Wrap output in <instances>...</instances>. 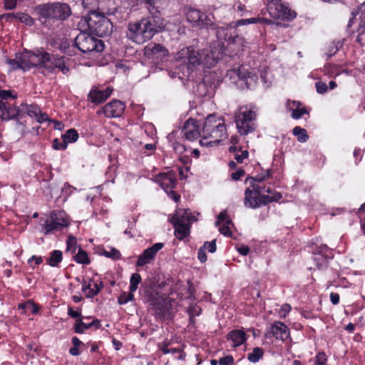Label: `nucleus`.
<instances>
[{"label": "nucleus", "mask_w": 365, "mask_h": 365, "mask_svg": "<svg viewBox=\"0 0 365 365\" xmlns=\"http://www.w3.org/2000/svg\"><path fill=\"white\" fill-rule=\"evenodd\" d=\"M147 50L153 54H160V56H167L168 55V49L160 43H152L147 46Z\"/></svg>", "instance_id": "c9c22d12"}, {"label": "nucleus", "mask_w": 365, "mask_h": 365, "mask_svg": "<svg viewBox=\"0 0 365 365\" xmlns=\"http://www.w3.org/2000/svg\"><path fill=\"white\" fill-rule=\"evenodd\" d=\"M220 365H233L234 364V358L232 356L228 355L225 357H222L219 359Z\"/></svg>", "instance_id": "e2e57ef3"}, {"label": "nucleus", "mask_w": 365, "mask_h": 365, "mask_svg": "<svg viewBox=\"0 0 365 365\" xmlns=\"http://www.w3.org/2000/svg\"><path fill=\"white\" fill-rule=\"evenodd\" d=\"M81 5L84 9L87 10L88 14L91 15L93 13H98V0H81Z\"/></svg>", "instance_id": "e433bc0d"}, {"label": "nucleus", "mask_w": 365, "mask_h": 365, "mask_svg": "<svg viewBox=\"0 0 365 365\" xmlns=\"http://www.w3.org/2000/svg\"><path fill=\"white\" fill-rule=\"evenodd\" d=\"M35 10L42 24L49 29L55 21H65L72 13L69 5L62 2L41 4Z\"/></svg>", "instance_id": "7ed1b4c3"}, {"label": "nucleus", "mask_w": 365, "mask_h": 365, "mask_svg": "<svg viewBox=\"0 0 365 365\" xmlns=\"http://www.w3.org/2000/svg\"><path fill=\"white\" fill-rule=\"evenodd\" d=\"M287 108L292 111L291 116L292 118L298 120L304 115H308L309 112L304 106L299 101L288 100L287 103Z\"/></svg>", "instance_id": "5701e85b"}, {"label": "nucleus", "mask_w": 365, "mask_h": 365, "mask_svg": "<svg viewBox=\"0 0 365 365\" xmlns=\"http://www.w3.org/2000/svg\"><path fill=\"white\" fill-rule=\"evenodd\" d=\"M202 247L210 253H214L217 250L216 240H213L211 242H205Z\"/></svg>", "instance_id": "13d9d810"}, {"label": "nucleus", "mask_w": 365, "mask_h": 365, "mask_svg": "<svg viewBox=\"0 0 365 365\" xmlns=\"http://www.w3.org/2000/svg\"><path fill=\"white\" fill-rule=\"evenodd\" d=\"M102 255L113 260L119 259L121 257L120 252L113 247H111L109 251L104 250Z\"/></svg>", "instance_id": "49530a36"}, {"label": "nucleus", "mask_w": 365, "mask_h": 365, "mask_svg": "<svg viewBox=\"0 0 365 365\" xmlns=\"http://www.w3.org/2000/svg\"><path fill=\"white\" fill-rule=\"evenodd\" d=\"M124 110V103L118 100H113L102 108V112L107 118L120 117Z\"/></svg>", "instance_id": "a211bd4d"}, {"label": "nucleus", "mask_w": 365, "mask_h": 365, "mask_svg": "<svg viewBox=\"0 0 365 365\" xmlns=\"http://www.w3.org/2000/svg\"><path fill=\"white\" fill-rule=\"evenodd\" d=\"M327 356L324 352H319L315 357V365H326Z\"/></svg>", "instance_id": "4d7b16f0"}, {"label": "nucleus", "mask_w": 365, "mask_h": 365, "mask_svg": "<svg viewBox=\"0 0 365 365\" xmlns=\"http://www.w3.org/2000/svg\"><path fill=\"white\" fill-rule=\"evenodd\" d=\"M250 186L252 187L251 190L259 195H262L263 192L271 194L270 195H274V193H272V188L269 186H262L259 183H255L252 182H250Z\"/></svg>", "instance_id": "ea45409f"}, {"label": "nucleus", "mask_w": 365, "mask_h": 365, "mask_svg": "<svg viewBox=\"0 0 365 365\" xmlns=\"http://www.w3.org/2000/svg\"><path fill=\"white\" fill-rule=\"evenodd\" d=\"M161 351L163 354H179L178 356L177 357L178 359L184 361L185 359V353L182 351V349L180 348H168V344L166 342L163 343L161 346Z\"/></svg>", "instance_id": "f704fd0d"}, {"label": "nucleus", "mask_w": 365, "mask_h": 365, "mask_svg": "<svg viewBox=\"0 0 365 365\" xmlns=\"http://www.w3.org/2000/svg\"><path fill=\"white\" fill-rule=\"evenodd\" d=\"M222 223V225L220 227L219 230L221 234L225 236H231L232 232L230 230V224H231V220L229 219L228 216L226 215L225 212H221L218 215L217 220L215 222L217 226H220Z\"/></svg>", "instance_id": "393cba45"}, {"label": "nucleus", "mask_w": 365, "mask_h": 365, "mask_svg": "<svg viewBox=\"0 0 365 365\" xmlns=\"http://www.w3.org/2000/svg\"><path fill=\"white\" fill-rule=\"evenodd\" d=\"M26 113L29 116L36 119V118L38 116V114L40 113V109L36 106H26Z\"/></svg>", "instance_id": "603ef678"}, {"label": "nucleus", "mask_w": 365, "mask_h": 365, "mask_svg": "<svg viewBox=\"0 0 365 365\" xmlns=\"http://www.w3.org/2000/svg\"><path fill=\"white\" fill-rule=\"evenodd\" d=\"M317 93L324 94L327 91L328 87L324 82L318 81L315 83Z\"/></svg>", "instance_id": "680f3d73"}, {"label": "nucleus", "mask_w": 365, "mask_h": 365, "mask_svg": "<svg viewBox=\"0 0 365 365\" xmlns=\"http://www.w3.org/2000/svg\"><path fill=\"white\" fill-rule=\"evenodd\" d=\"M271 170H264L262 173L257 174L256 176L251 178L250 179V182H255V183H260L267 178H269L271 176Z\"/></svg>", "instance_id": "a18cd8bd"}, {"label": "nucleus", "mask_w": 365, "mask_h": 365, "mask_svg": "<svg viewBox=\"0 0 365 365\" xmlns=\"http://www.w3.org/2000/svg\"><path fill=\"white\" fill-rule=\"evenodd\" d=\"M264 351L260 347H255L252 351L247 355V359L252 363L257 362L263 357Z\"/></svg>", "instance_id": "a19ab883"}, {"label": "nucleus", "mask_w": 365, "mask_h": 365, "mask_svg": "<svg viewBox=\"0 0 365 365\" xmlns=\"http://www.w3.org/2000/svg\"><path fill=\"white\" fill-rule=\"evenodd\" d=\"M52 146L55 150H66L68 145L66 144V142H64L63 140L62 142H61L58 139L56 138L53 141Z\"/></svg>", "instance_id": "bf43d9fd"}, {"label": "nucleus", "mask_w": 365, "mask_h": 365, "mask_svg": "<svg viewBox=\"0 0 365 365\" xmlns=\"http://www.w3.org/2000/svg\"><path fill=\"white\" fill-rule=\"evenodd\" d=\"M17 0H4V6L6 9H14L16 6Z\"/></svg>", "instance_id": "338daca9"}, {"label": "nucleus", "mask_w": 365, "mask_h": 365, "mask_svg": "<svg viewBox=\"0 0 365 365\" xmlns=\"http://www.w3.org/2000/svg\"><path fill=\"white\" fill-rule=\"evenodd\" d=\"M204 21L202 23L200 29L213 30L217 28V22L215 16L212 14H205Z\"/></svg>", "instance_id": "72a5a7b5"}, {"label": "nucleus", "mask_w": 365, "mask_h": 365, "mask_svg": "<svg viewBox=\"0 0 365 365\" xmlns=\"http://www.w3.org/2000/svg\"><path fill=\"white\" fill-rule=\"evenodd\" d=\"M145 300L155 311L156 315L163 317L170 307L168 299L160 294L158 289L154 287H148L144 290Z\"/></svg>", "instance_id": "6e6552de"}, {"label": "nucleus", "mask_w": 365, "mask_h": 365, "mask_svg": "<svg viewBox=\"0 0 365 365\" xmlns=\"http://www.w3.org/2000/svg\"><path fill=\"white\" fill-rule=\"evenodd\" d=\"M19 309L24 310V312H26V310H30L31 312L35 313L37 311L36 306L29 301L24 304H20Z\"/></svg>", "instance_id": "864d4df0"}, {"label": "nucleus", "mask_w": 365, "mask_h": 365, "mask_svg": "<svg viewBox=\"0 0 365 365\" xmlns=\"http://www.w3.org/2000/svg\"><path fill=\"white\" fill-rule=\"evenodd\" d=\"M292 133L294 135L297 136L298 141L302 143L307 141L309 138L307 130L299 126L294 127L292 130Z\"/></svg>", "instance_id": "37998d69"}, {"label": "nucleus", "mask_w": 365, "mask_h": 365, "mask_svg": "<svg viewBox=\"0 0 365 365\" xmlns=\"http://www.w3.org/2000/svg\"><path fill=\"white\" fill-rule=\"evenodd\" d=\"M163 246V243L158 242L145 249L142 254L139 255L136 262V266L143 267L150 263V262L155 257L157 252L160 250Z\"/></svg>", "instance_id": "f3484780"}, {"label": "nucleus", "mask_w": 365, "mask_h": 365, "mask_svg": "<svg viewBox=\"0 0 365 365\" xmlns=\"http://www.w3.org/2000/svg\"><path fill=\"white\" fill-rule=\"evenodd\" d=\"M357 33L356 42L361 46H365V11L361 13Z\"/></svg>", "instance_id": "7c9ffc66"}, {"label": "nucleus", "mask_w": 365, "mask_h": 365, "mask_svg": "<svg viewBox=\"0 0 365 365\" xmlns=\"http://www.w3.org/2000/svg\"><path fill=\"white\" fill-rule=\"evenodd\" d=\"M89 31L99 37L111 34L113 24L110 19L101 13H93L86 19Z\"/></svg>", "instance_id": "0eeeda50"}, {"label": "nucleus", "mask_w": 365, "mask_h": 365, "mask_svg": "<svg viewBox=\"0 0 365 365\" xmlns=\"http://www.w3.org/2000/svg\"><path fill=\"white\" fill-rule=\"evenodd\" d=\"M249 156V152L247 150H241L234 155L235 160L238 163H243L245 159H247Z\"/></svg>", "instance_id": "6e6d98bb"}, {"label": "nucleus", "mask_w": 365, "mask_h": 365, "mask_svg": "<svg viewBox=\"0 0 365 365\" xmlns=\"http://www.w3.org/2000/svg\"><path fill=\"white\" fill-rule=\"evenodd\" d=\"M78 133L74 128L68 130L64 134L62 135V139L64 140V142H66L67 145L69 143L76 142L78 139Z\"/></svg>", "instance_id": "58836bf2"}, {"label": "nucleus", "mask_w": 365, "mask_h": 365, "mask_svg": "<svg viewBox=\"0 0 365 365\" xmlns=\"http://www.w3.org/2000/svg\"><path fill=\"white\" fill-rule=\"evenodd\" d=\"M260 18H250L246 19H240L236 22L237 26L249 24H256L259 22Z\"/></svg>", "instance_id": "052dcab7"}, {"label": "nucleus", "mask_w": 365, "mask_h": 365, "mask_svg": "<svg viewBox=\"0 0 365 365\" xmlns=\"http://www.w3.org/2000/svg\"><path fill=\"white\" fill-rule=\"evenodd\" d=\"M75 45L82 53L101 52L104 49V44L101 40L85 32L80 33L76 37Z\"/></svg>", "instance_id": "f8f14e48"}, {"label": "nucleus", "mask_w": 365, "mask_h": 365, "mask_svg": "<svg viewBox=\"0 0 365 365\" xmlns=\"http://www.w3.org/2000/svg\"><path fill=\"white\" fill-rule=\"evenodd\" d=\"M247 339L246 333L240 329L230 331L227 335V339L232 341V346L237 347L242 345Z\"/></svg>", "instance_id": "b1692460"}, {"label": "nucleus", "mask_w": 365, "mask_h": 365, "mask_svg": "<svg viewBox=\"0 0 365 365\" xmlns=\"http://www.w3.org/2000/svg\"><path fill=\"white\" fill-rule=\"evenodd\" d=\"M41 58L40 72L44 76L56 73L57 71L66 75L70 71L69 59L63 56L44 51Z\"/></svg>", "instance_id": "20e7f679"}, {"label": "nucleus", "mask_w": 365, "mask_h": 365, "mask_svg": "<svg viewBox=\"0 0 365 365\" xmlns=\"http://www.w3.org/2000/svg\"><path fill=\"white\" fill-rule=\"evenodd\" d=\"M198 259L202 262L204 263L207 261V255L205 253V248H202V247L198 250L197 254Z\"/></svg>", "instance_id": "0e129e2a"}, {"label": "nucleus", "mask_w": 365, "mask_h": 365, "mask_svg": "<svg viewBox=\"0 0 365 365\" xmlns=\"http://www.w3.org/2000/svg\"><path fill=\"white\" fill-rule=\"evenodd\" d=\"M9 98L15 99L16 96H13L11 91L0 89V118L3 120H9L22 116L21 110L14 104L7 101Z\"/></svg>", "instance_id": "9d476101"}, {"label": "nucleus", "mask_w": 365, "mask_h": 365, "mask_svg": "<svg viewBox=\"0 0 365 365\" xmlns=\"http://www.w3.org/2000/svg\"><path fill=\"white\" fill-rule=\"evenodd\" d=\"M282 197V195L279 192H274L273 195H259L250 187H247L245 192L244 205L246 207L255 209L272 202H278Z\"/></svg>", "instance_id": "9b49d317"}, {"label": "nucleus", "mask_w": 365, "mask_h": 365, "mask_svg": "<svg viewBox=\"0 0 365 365\" xmlns=\"http://www.w3.org/2000/svg\"><path fill=\"white\" fill-rule=\"evenodd\" d=\"M338 51V47L337 46H336L334 44V43H331L329 47H328V51H329V53L328 54V58H330L331 56H332L334 54H335L336 53V51Z\"/></svg>", "instance_id": "774afa93"}, {"label": "nucleus", "mask_w": 365, "mask_h": 365, "mask_svg": "<svg viewBox=\"0 0 365 365\" xmlns=\"http://www.w3.org/2000/svg\"><path fill=\"white\" fill-rule=\"evenodd\" d=\"M187 312L190 319H192L196 316H199L200 314L201 308L197 305H190L188 307Z\"/></svg>", "instance_id": "5fc2aeb1"}, {"label": "nucleus", "mask_w": 365, "mask_h": 365, "mask_svg": "<svg viewBox=\"0 0 365 365\" xmlns=\"http://www.w3.org/2000/svg\"><path fill=\"white\" fill-rule=\"evenodd\" d=\"M90 329L89 324H86L82 321V319H79L76 321L75 324V332L82 334L86 329Z\"/></svg>", "instance_id": "de8ad7c7"}, {"label": "nucleus", "mask_w": 365, "mask_h": 365, "mask_svg": "<svg viewBox=\"0 0 365 365\" xmlns=\"http://www.w3.org/2000/svg\"><path fill=\"white\" fill-rule=\"evenodd\" d=\"M328 247L327 245L321 246L318 248L317 252H314V260L316 262L317 267L322 269L327 266V259L325 257Z\"/></svg>", "instance_id": "cd10ccee"}, {"label": "nucleus", "mask_w": 365, "mask_h": 365, "mask_svg": "<svg viewBox=\"0 0 365 365\" xmlns=\"http://www.w3.org/2000/svg\"><path fill=\"white\" fill-rule=\"evenodd\" d=\"M244 175H245L244 170L238 169L236 172H234L231 174V178L234 180H238Z\"/></svg>", "instance_id": "69168bd1"}, {"label": "nucleus", "mask_w": 365, "mask_h": 365, "mask_svg": "<svg viewBox=\"0 0 365 365\" xmlns=\"http://www.w3.org/2000/svg\"><path fill=\"white\" fill-rule=\"evenodd\" d=\"M202 65L207 67L214 66L223 56V51L220 43L210 46V49L202 50Z\"/></svg>", "instance_id": "2eb2a0df"}, {"label": "nucleus", "mask_w": 365, "mask_h": 365, "mask_svg": "<svg viewBox=\"0 0 365 365\" xmlns=\"http://www.w3.org/2000/svg\"><path fill=\"white\" fill-rule=\"evenodd\" d=\"M11 17L15 18L21 22L24 23L29 26H31L34 24V19L26 13L19 12L16 14H8L0 16L1 19L5 18L6 20H9Z\"/></svg>", "instance_id": "c756f323"}, {"label": "nucleus", "mask_w": 365, "mask_h": 365, "mask_svg": "<svg viewBox=\"0 0 365 365\" xmlns=\"http://www.w3.org/2000/svg\"><path fill=\"white\" fill-rule=\"evenodd\" d=\"M175 58L185 64L187 74L202 65L201 52L195 50L193 46L182 48L175 53Z\"/></svg>", "instance_id": "1a4fd4ad"}, {"label": "nucleus", "mask_w": 365, "mask_h": 365, "mask_svg": "<svg viewBox=\"0 0 365 365\" xmlns=\"http://www.w3.org/2000/svg\"><path fill=\"white\" fill-rule=\"evenodd\" d=\"M43 51L37 50L31 51L25 50L22 53H17L14 59L9 61V63L14 68H21L28 71L31 68H36L40 71Z\"/></svg>", "instance_id": "39448f33"}, {"label": "nucleus", "mask_w": 365, "mask_h": 365, "mask_svg": "<svg viewBox=\"0 0 365 365\" xmlns=\"http://www.w3.org/2000/svg\"><path fill=\"white\" fill-rule=\"evenodd\" d=\"M134 299V295H133V292H130V293H123L120 295V297H118V303L120 304H125L126 303H128V302H131V301H133Z\"/></svg>", "instance_id": "8fccbe9b"}, {"label": "nucleus", "mask_w": 365, "mask_h": 365, "mask_svg": "<svg viewBox=\"0 0 365 365\" xmlns=\"http://www.w3.org/2000/svg\"><path fill=\"white\" fill-rule=\"evenodd\" d=\"M182 133L183 136L190 141H193L197 139L200 136L202 137V130H199V126L197 121L194 119H188L183 125Z\"/></svg>", "instance_id": "6ab92c4d"}, {"label": "nucleus", "mask_w": 365, "mask_h": 365, "mask_svg": "<svg viewBox=\"0 0 365 365\" xmlns=\"http://www.w3.org/2000/svg\"><path fill=\"white\" fill-rule=\"evenodd\" d=\"M196 219L189 210L178 209L172 218L173 224H182L190 225Z\"/></svg>", "instance_id": "412c9836"}, {"label": "nucleus", "mask_w": 365, "mask_h": 365, "mask_svg": "<svg viewBox=\"0 0 365 365\" xmlns=\"http://www.w3.org/2000/svg\"><path fill=\"white\" fill-rule=\"evenodd\" d=\"M67 252H71V254H74L76 250L77 240L73 236H69L67 242Z\"/></svg>", "instance_id": "09e8293b"}, {"label": "nucleus", "mask_w": 365, "mask_h": 365, "mask_svg": "<svg viewBox=\"0 0 365 365\" xmlns=\"http://www.w3.org/2000/svg\"><path fill=\"white\" fill-rule=\"evenodd\" d=\"M141 3L144 4L145 8L148 9L149 16H156L163 21L165 23V19L161 16L160 11L159 9L160 0H141Z\"/></svg>", "instance_id": "bb28decb"}, {"label": "nucleus", "mask_w": 365, "mask_h": 365, "mask_svg": "<svg viewBox=\"0 0 365 365\" xmlns=\"http://www.w3.org/2000/svg\"><path fill=\"white\" fill-rule=\"evenodd\" d=\"M65 215V213L61 211L52 212L42 225L44 235L61 230L68 226V220Z\"/></svg>", "instance_id": "ddd939ff"}, {"label": "nucleus", "mask_w": 365, "mask_h": 365, "mask_svg": "<svg viewBox=\"0 0 365 365\" xmlns=\"http://www.w3.org/2000/svg\"><path fill=\"white\" fill-rule=\"evenodd\" d=\"M267 10L270 16L275 19L292 21L297 16L294 11L282 3V0L267 4Z\"/></svg>", "instance_id": "4468645a"}, {"label": "nucleus", "mask_w": 365, "mask_h": 365, "mask_svg": "<svg viewBox=\"0 0 365 365\" xmlns=\"http://www.w3.org/2000/svg\"><path fill=\"white\" fill-rule=\"evenodd\" d=\"M156 181L167 192L173 190L176 185V177L173 173H160L156 177Z\"/></svg>", "instance_id": "aec40b11"}, {"label": "nucleus", "mask_w": 365, "mask_h": 365, "mask_svg": "<svg viewBox=\"0 0 365 365\" xmlns=\"http://www.w3.org/2000/svg\"><path fill=\"white\" fill-rule=\"evenodd\" d=\"M227 138V129L224 120L212 114L209 115L202 128V139L200 143L202 146H212L217 145Z\"/></svg>", "instance_id": "f03ea898"}, {"label": "nucleus", "mask_w": 365, "mask_h": 365, "mask_svg": "<svg viewBox=\"0 0 365 365\" xmlns=\"http://www.w3.org/2000/svg\"><path fill=\"white\" fill-rule=\"evenodd\" d=\"M166 23L158 17L145 16L140 20L130 21L127 25L125 36L137 44L150 41L155 34L163 31Z\"/></svg>", "instance_id": "f257e3e1"}, {"label": "nucleus", "mask_w": 365, "mask_h": 365, "mask_svg": "<svg viewBox=\"0 0 365 365\" xmlns=\"http://www.w3.org/2000/svg\"><path fill=\"white\" fill-rule=\"evenodd\" d=\"M74 259L77 263L82 264H89L91 262L87 252L81 247L78 248V253L74 256Z\"/></svg>", "instance_id": "79ce46f5"}, {"label": "nucleus", "mask_w": 365, "mask_h": 365, "mask_svg": "<svg viewBox=\"0 0 365 365\" xmlns=\"http://www.w3.org/2000/svg\"><path fill=\"white\" fill-rule=\"evenodd\" d=\"M289 328L281 322H276L271 325L269 330L265 333L267 339L274 337L276 339L284 341L289 336Z\"/></svg>", "instance_id": "dca6fc26"}, {"label": "nucleus", "mask_w": 365, "mask_h": 365, "mask_svg": "<svg viewBox=\"0 0 365 365\" xmlns=\"http://www.w3.org/2000/svg\"><path fill=\"white\" fill-rule=\"evenodd\" d=\"M141 282V277L138 273H134L131 275L130 279L129 290L131 292H134L137 290L138 286Z\"/></svg>", "instance_id": "c03bdc74"}, {"label": "nucleus", "mask_w": 365, "mask_h": 365, "mask_svg": "<svg viewBox=\"0 0 365 365\" xmlns=\"http://www.w3.org/2000/svg\"><path fill=\"white\" fill-rule=\"evenodd\" d=\"M15 130L21 136H24L29 132L25 123L21 122L19 118L16 120V122Z\"/></svg>", "instance_id": "3c124183"}, {"label": "nucleus", "mask_w": 365, "mask_h": 365, "mask_svg": "<svg viewBox=\"0 0 365 365\" xmlns=\"http://www.w3.org/2000/svg\"><path fill=\"white\" fill-rule=\"evenodd\" d=\"M202 11L197 9L188 8L185 11V17L187 21L192 24L193 27H196L197 22L200 19V14Z\"/></svg>", "instance_id": "473e14b6"}, {"label": "nucleus", "mask_w": 365, "mask_h": 365, "mask_svg": "<svg viewBox=\"0 0 365 365\" xmlns=\"http://www.w3.org/2000/svg\"><path fill=\"white\" fill-rule=\"evenodd\" d=\"M113 89L108 87L105 90L92 88L88 93V100L95 104H100L106 101L111 95Z\"/></svg>", "instance_id": "4be33fe9"}, {"label": "nucleus", "mask_w": 365, "mask_h": 365, "mask_svg": "<svg viewBox=\"0 0 365 365\" xmlns=\"http://www.w3.org/2000/svg\"><path fill=\"white\" fill-rule=\"evenodd\" d=\"M101 287L102 286L100 287L97 283L90 279L88 283L83 282L82 291L86 294V297L93 298L100 292Z\"/></svg>", "instance_id": "c85d7f7f"}, {"label": "nucleus", "mask_w": 365, "mask_h": 365, "mask_svg": "<svg viewBox=\"0 0 365 365\" xmlns=\"http://www.w3.org/2000/svg\"><path fill=\"white\" fill-rule=\"evenodd\" d=\"M175 227V236L180 240L187 237L190 232V226L182 224H173Z\"/></svg>", "instance_id": "2f4dec72"}, {"label": "nucleus", "mask_w": 365, "mask_h": 365, "mask_svg": "<svg viewBox=\"0 0 365 365\" xmlns=\"http://www.w3.org/2000/svg\"><path fill=\"white\" fill-rule=\"evenodd\" d=\"M256 113L247 106H242L235 113V122L239 133L246 135L255 130Z\"/></svg>", "instance_id": "423d86ee"}, {"label": "nucleus", "mask_w": 365, "mask_h": 365, "mask_svg": "<svg viewBox=\"0 0 365 365\" xmlns=\"http://www.w3.org/2000/svg\"><path fill=\"white\" fill-rule=\"evenodd\" d=\"M63 259L62 252L53 250L51 252L50 257L47 259V263L51 267L57 266Z\"/></svg>", "instance_id": "4c0bfd02"}, {"label": "nucleus", "mask_w": 365, "mask_h": 365, "mask_svg": "<svg viewBox=\"0 0 365 365\" xmlns=\"http://www.w3.org/2000/svg\"><path fill=\"white\" fill-rule=\"evenodd\" d=\"M233 30L231 27H224L220 26L218 24L217 25V28L214 29L212 31H215L216 37L219 41H227L231 43L235 42V39L238 38V36H232V31Z\"/></svg>", "instance_id": "a878e982"}]
</instances>
